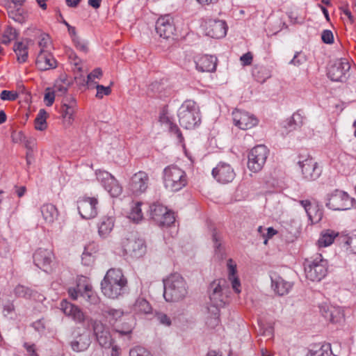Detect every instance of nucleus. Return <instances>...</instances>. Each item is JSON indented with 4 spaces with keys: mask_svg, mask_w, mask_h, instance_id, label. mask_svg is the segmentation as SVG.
<instances>
[{
    "mask_svg": "<svg viewBox=\"0 0 356 356\" xmlns=\"http://www.w3.org/2000/svg\"><path fill=\"white\" fill-rule=\"evenodd\" d=\"M142 203L137 202L132 207L129 218L134 222H138L143 219V213L141 209Z\"/></svg>",
    "mask_w": 356,
    "mask_h": 356,
    "instance_id": "a18cd8bd",
    "label": "nucleus"
},
{
    "mask_svg": "<svg viewBox=\"0 0 356 356\" xmlns=\"http://www.w3.org/2000/svg\"><path fill=\"white\" fill-rule=\"evenodd\" d=\"M337 236L334 231L327 230L322 232L320 238L318 240V245L319 247H327L330 245Z\"/></svg>",
    "mask_w": 356,
    "mask_h": 356,
    "instance_id": "e433bc0d",
    "label": "nucleus"
},
{
    "mask_svg": "<svg viewBox=\"0 0 356 356\" xmlns=\"http://www.w3.org/2000/svg\"><path fill=\"white\" fill-rule=\"evenodd\" d=\"M80 296L83 297L86 301L91 305H97L99 302V297L92 290V286L86 284L83 287H79Z\"/></svg>",
    "mask_w": 356,
    "mask_h": 356,
    "instance_id": "72a5a7b5",
    "label": "nucleus"
},
{
    "mask_svg": "<svg viewBox=\"0 0 356 356\" xmlns=\"http://www.w3.org/2000/svg\"><path fill=\"white\" fill-rule=\"evenodd\" d=\"M228 280L232 284V287L236 293L241 292V282L236 275V264L232 259L227 260Z\"/></svg>",
    "mask_w": 356,
    "mask_h": 356,
    "instance_id": "c756f323",
    "label": "nucleus"
},
{
    "mask_svg": "<svg viewBox=\"0 0 356 356\" xmlns=\"http://www.w3.org/2000/svg\"><path fill=\"white\" fill-rule=\"evenodd\" d=\"M345 243L350 252L356 254V234L348 236Z\"/></svg>",
    "mask_w": 356,
    "mask_h": 356,
    "instance_id": "6e6d98bb",
    "label": "nucleus"
},
{
    "mask_svg": "<svg viewBox=\"0 0 356 356\" xmlns=\"http://www.w3.org/2000/svg\"><path fill=\"white\" fill-rule=\"evenodd\" d=\"M115 217L112 215L102 216L97 224L98 234L102 238H108L115 225Z\"/></svg>",
    "mask_w": 356,
    "mask_h": 356,
    "instance_id": "a878e982",
    "label": "nucleus"
},
{
    "mask_svg": "<svg viewBox=\"0 0 356 356\" xmlns=\"http://www.w3.org/2000/svg\"><path fill=\"white\" fill-rule=\"evenodd\" d=\"M124 252L134 258H140L146 253V245L141 238H128L122 241Z\"/></svg>",
    "mask_w": 356,
    "mask_h": 356,
    "instance_id": "9d476101",
    "label": "nucleus"
},
{
    "mask_svg": "<svg viewBox=\"0 0 356 356\" xmlns=\"http://www.w3.org/2000/svg\"><path fill=\"white\" fill-rule=\"evenodd\" d=\"M264 71H266V69L264 68V67H260L259 69L255 68V69L253 70L252 74L255 77V79H257V81H259V82H264L266 80V79L269 76L268 73H266V76H259L258 74L259 72H263Z\"/></svg>",
    "mask_w": 356,
    "mask_h": 356,
    "instance_id": "69168bd1",
    "label": "nucleus"
},
{
    "mask_svg": "<svg viewBox=\"0 0 356 356\" xmlns=\"http://www.w3.org/2000/svg\"><path fill=\"white\" fill-rule=\"evenodd\" d=\"M48 113L47 111L42 108L39 111L37 117L35 120V128L39 131H43L46 129L47 125V118Z\"/></svg>",
    "mask_w": 356,
    "mask_h": 356,
    "instance_id": "ea45409f",
    "label": "nucleus"
},
{
    "mask_svg": "<svg viewBox=\"0 0 356 356\" xmlns=\"http://www.w3.org/2000/svg\"><path fill=\"white\" fill-rule=\"evenodd\" d=\"M204 27L206 35L213 38H222L227 31L226 22L220 19H209L205 22Z\"/></svg>",
    "mask_w": 356,
    "mask_h": 356,
    "instance_id": "2eb2a0df",
    "label": "nucleus"
},
{
    "mask_svg": "<svg viewBox=\"0 0 356 356\" xmlns=\"http://www.w3.org/2000/svg\"><path fill=\"white\" fill-rule=\"evenodd\" d=\"M88 248H85L81 256V262L85 266H90L94 261V257L92 253L88 251Z\"/></svg>",
    "mask_w": 356,
    "mask_h": 356,
    "instance_id": "603ef678",
    "label": "nucleus"
},
{
    "mask_svg": "<svg viewBox=\"0 0 356 356\" xmlns=\"http://www.w3.org/2000/svg\"><path fill=\"white\" fill-rule=\"evenodd\" d=\"M300 204L305 209L308 216H311L312 211L315 210V205H312L309 200H300Z\"/></svg>",
    "mask_w": 356,
    "mask_h": 356,
    "instance_id": "052dcab7",
    "label": "nucleus"
},
{
    "mask_svg": "<svg viewBox=\"0 0 356 356\" xmlns=\"http://www.w3.org/2000/svg\"><path fill=\"white\" fill-rule=\"evenodd\" d=\"M269 151L263 145H257L253 147L248 154V168L253 172L260 171L268 158Z\"/></svg>",
    "mask_w": 356,
    "mask_h": 356,
    "instance_id": "6e6552de",
    "label": "nucleus"
},
{
    "mask_svg": "<svg viewBox=\"0 0 356 356\" xmlns=\"http://www.w3.org/2000/svg\"><path fill=\"white\" fill-rule=\"evenodd\" d=\"M148 184V175L143 171H139L131 177L129 188L133 194L140 195L147 190Z\"/></svg>",
    "mask_w": 356,
    "mask_h": 356,
    "instance_id": "a211bd4d",
    "label": "nucleus"
},
{
    "mask_svg": "<svg viewBox=\"0 0 356 356\" xmlns=\"http://www.w3.org/2000/svg\"><path fill=\"white\" fill-rule=\"evenodd\" d=\"M306 277L313 282H319L323 279L328 270V262L321 254L306 259L304 262Z\"/></svg>",
    "mask_w": 356,
    "mask_h": 356,
    "instance_id": "39448f33",
    "label": "nucleus"
},
{
    "mask_svg": "<svg viewBox=\"0 0 356 356\" xmlns=\"http://www.w3.org/2000/svg\"><path fill=\"white\" fill-rule=\"evenodd\" d=\"M167 208L163 205L155 202L149 207L151 218L156 222L157 220H161V216L165 213Z\"/></svg>",
    "mask_w": 356,
    "mask_h": 356,
    "instance_id": "a19ab883",
    "label": "nucleus"
},
{
    "mask_svg": "<svg viewBox=\"0 0 356 356\" xmlns=\"http://www.w3.org/2000/svg\"><path fill=\"white\" fill-rule=\"evenodd\" d=\"M14 294L18 298L29 299L33 296V291L27 286L19 284L14 289Z\"/></svg>",
    "mask_w": 356,
    "mask_h": 356,
    "instance_id": "79ce46f5",
    "label": "nucleus"
},
{
    "mask_svg": "<svg viewBox=\"0 0 356 356\" xmlns=\"http://www.w3.org/2000/svg\"><path fill=\"white\" fill-rule=\"evenodd\" d=\"M307 356H336L333 354L330 343H324L316 350H309Z\"/></svg>",
    "mask_w": 356,
    "mask_h": 356,
    "instance_id": "4c0bfd02",
    "label": "nucleus"
},
{
    "mask_svg": "<svg viewBox=\"0 0 356 356\" xmlns=\"http://www.w3.org/2000/svg\"><path fill=\"white\" fill-rule=\"evenodd\" d=\"M22 6H15L12 3H4L8 17L19 24L25 23L29 17L28 12Z\"/></svg>",
    "mask_w": 356,
    "mask_h": 356,
    "instance_id": "b1692460",
    "label": "nucleus"
},
{
    "mask_svg": "<svg viewBox=\"0 0 356 356\" xmlns=\"http://www.w3.org/2000/svg\"><path fill=\"white\" fill-rule=\"evenodd\" d=\"M305 61V58L304 56L301 55L300 52H296L293 58V59L289 62V64L299 66L302 64Z\"/></svg>",
    "mask_w": 356,
    "mask_h": 356,
    "instance_id": "bf43d9fd",
    "label": "nucleus"
},
{
    "mask_svg": "<svg viewBox=\"0 0 356 356\" xmlns=\"http://www.w3.org/2000/svg\"><path fill=\"white\" fill-rule=\"evenodd\" d=\"M165 120H166L167 123L169 124V128L172 132L175 133L177 135V137L179 138H181V134L178 128V127L176 124H172L170 120L165 118V117H161L160 120L161 122H163Z\"/></svg>",
    "mask_w": 356,
    "mask_h": 356,
    "instance_id": "680f3d73",
    "label": "nucleus"
},
{
    "mask_svg": "<svg viewBox=\"0 0 356 356\" xmlns=\"http://www.w3.org/2000/svg\"><path fill=\"white\" fill-rule=\"evenodd\" d=\"M322 41L328 44H331L334 42V35L330 30H323L321 33Z\"/></svg>",
    "mask_w": 356,
    "mask_h": 356,
    "instance_id": "5fc2aeb1",
    "label": "nucleus"
},
{
    "mask_svg": "<svg viewBox=\"0 0 356 356\" xmlns=\"http://www.w3.org/2000/svg\"><path fill=\"white\" fill-rule=\"evenodd\" d=\"M17 35V31L11 26H8L3 32L1 38V43L4 44H8L11 41L15 40Z\"/></svg>",
    "mask_w": 356,
    "mask_h": 356,
    "instance_id": "c03bdc74",
    "label": "nucleus"
},
{
    "mask_svg": "<svg viewBox=\"0 0 356 356\" xmlns=\"http://www.w3.org/2000/svg\"><path fill=\"white\" fill-rule=\"evenodd\" d=\"M272 286L279 296L287 294L292 288L291 282L285 281L280 277H277L275 280L272 279Z\"/></svg>",
    "mask_w": 356,
    "mask_h": 356,
    "instance_id": "473e14b6",
    "label": "nucleus"
},
{
    "mask_svg": "<svg viewBox=\"0 0 356 356\" xmlns=\"http://www.w3.org/2000/svg\"><path fill=\"white\" fill-rule=\"evenodd\" d=\"M56 95L54 90L49 88H47L44 96V102L47 106H51L54 104Z\"/></svg>",
    "mask_w": 356,
    "mask_h": 356,
    "instance_id": "8fccbe9b",
    "label": "nucleus"
},
{
    "mask_svg": "<svg viewBox=\"0 0 356 356\" xmlns=\"http://www.w3.org/2000/svg\"><path fill=\"white\" fill-rule=\"evenodd\" d=\"M213 177L222 184H227L234 180L236 174L233 168L228 163L220 162L212 170Z\"/></svg>",
    "mask_w": 356,
    "mask_h": 356,
    "instance_id": "dca6fc26",
    "label": "nucleus"
},
{
    "mask_svg": "<svg viewBox=\"0 0 356 356\" xmlns=\"http://www.w3.org/2000/svg\"><path fill=\"white\" fill-rule=\"evenodd\" d=\"M320 312L323 316L332 323H337L344 317L343 312L339 307L323 304L319 306Z\"/></svg>",
    "mask_w": 356,
    "mask_h": 356,
    "instance_id": "5701e85b",
    "label": "nucleus"
},
{
    "mask_svg": "<svg viewBox=\"0 0 356 356\" xmlns=\"http://www.w3.org/2000/svg\"><path fill=\"white\" fill-rule=\"evenodd\" d=\"M163 184L166 189L177 192L182 189L187 184L186 172L176 165H169L163 170Z\"/></svg>",
    "mask_w": 356,
    "mask_h": 356,
    "instance_id": "423d86ee",
    "label": "nucleus"
},
{
    "mask_svg": "<svg viewBox=\"0 0 356 356\" xmlns=\"http://www.w3.org/2000/svg\"><path fill=\"white\" fill-rule=\"evenodd\" d=\"M129 356H153L146 348L141 346H136L129 350Z\"/></svg>",
    "mask_w": 356,
    "mask_h": 356,
    "instance_id": "de8ad7c7",
    "label": "nucleus"
},
{
    "mask_svg": "<svg viewBox=\"0 0 356 356\" xmlns=\"http://www.w3.org/2000/svg\"><path fill=\"white\" fill-rule=\"evenodd\" d=\"M127 280L120 268L109 269L101 282L103 294L111 299L122 296L127 290Z\"/></svg>",
    "mask_w": 356,
    "mask_h": 356,
    "instance_id": "f03ea898",
    "label": "nucleus"
},
{
    "mask_svg": "<svg viewBox=\"0 0 356 356\" xmlns=\"http://www.w3.org/2000/svg\"><path fill=\"white\" fill-rule=\"evenodd\" d=\"M76 110L77 103L74 97H65L63 99L60 113L63 122L65 124L69 126L72 124Z\"/></svg>",
    "mask_w": 356,
    "mask_h": 356,
    "instance_id": "f3484780",
    "label": "nucleus"
},
{
    "mask_svg": "<svg viewBox=\"0 0 356 356\" xmlns=\"http://www.w3.org/2000/svg\"><path fill=\"white\" fill-rule=\"evenodd\" d=\"M175 222L174 214L166 210L165 213L161 216V220H157L156 222L160 226H169Z\"/></svg>",
    "mask_w": 356,
    "mask_h": 356,
    "instance_id": "49530a36",
    "label": "nucleus"
},
{
    "mask_svg": "<svg viewBox=\"0 0 356 356\" xmlns=\"http://www.w3.org/2000/svg\"><path fill=\"white\" fill-rule=\"evenodd\" d=\"M35 64L40 70H47L56 66V60L44 50H40L36 58Z\"/></svg>",
    "mask_w": 356,
    "mask_h": 356,
    "instance_id": "cd10ccee",
    "label": "nucleus"
},
{
    "mask_svg": "<svg viewBox=\"0 0 356 356\" xmlns=\"http://www.w3.org/2000/svg\"><path fill=\"white\" fill-rule=\"evenodd\" d=\"M131 312L136 315L149 314L152 312V307L145 298H138L131 307Z\"/></svg>",
    "mask_w": 356,
    "mask_h": 356,
    "instance_id": "2f4dec72",
    "label": "nucleus"
},
{
    "mask_svg": "<svg viewBox=\"0 0 356 356\" xmlns=\"http://www.w3.org/2000/svg\"><path fill=\"white\" fill-rule=\"evenodd\" d=\"M68 82L66 80L60 79L56 81L53 90L57 95H64L68 90Z\"/></svg>",
    "mask_w": 356,
    "mask_h": 356,
    "instance_id": "37998d69",
    "label": "nucleus"
},
{
    "mask_svg": "<svg viewBox=\"0 0 356 356\" xmlns=\"http://www.w3.org/2000/svg\"><path fill=\"white\" fill-rule=\"evenodd\" d=\"M323 217V212L315 206V210L312 211L311 216H308L312 223L318 222Z\"/></svg>",
    "mask_w": 356,
    "mask_h": 356,
    "instance_id": "4d7b16f0",
    "label": "nucleus"
},
{
    "mask_svg": "<svg viewBox=\"0 0 356 356\" xmlns=\"http://www.w3.org/2000/svg\"><path fill=\"white\" fill-rule=\"evenodd\" d=\"M233 121L235 126L242 130H247L257 125L259 120L252 113L245 111L236 109L232 112Z\"/></svg>",
    "mask_w": 356,
    "mask_h": 356,
    "instance_id": "4468645a",
    "label": "nucleus"
},
{
    "mask_svg": "<svg viewBox=\"0 0 356 356\" xmlns=\"http://www.w3.org/2000/svg\"><path fill=\"white\" fill-rule=\"evenodd\" d=\"M354 200L347 193L335 190L327 194L325 205L330 209L344 211L350 209L353 205Z\"/></svg>",
    "mask_w": 356,
    "mask_h": 356,
    "instance_id": "0eeeda50",
    "label": "nucleus"
},
{
    "mask_svg": "<svg viewBox=\"0 0 356 356\" xmlns=\"http://www.w3.org/2000/svg\"><path fill=\"white\" fill-rule=\"evenodd\" d=\"M18 97V94L16 92L10 90H2L0 94V98L3 101H14Z\"/></svg>",
    "mask_w": 356,
    "mask_h": 356,
    "instance_id": "3c124183",
    "label": "nucleus"
},
{
    "mask_svg": "<svg viewBox=\"0 0 356 356\" xmlns=\"http://www.w3.org/2000/svg\"><path fill=\"white\" fill-rule=\"evenodd\" d=\"M103 315L113 327L120 322L121 318L124 315V312L120 309L108 308L103 311Z\"/></svg>",
    "mask_w": 356,
    "mask_h": 356,
    "instance_id": "f704fd0d",
    "label": "nucleus"
},
{
    "mask_svg": "<svg viewBox=\"0 0 356 356\" xmlns=\"http://www.w3.org/2000/svg\"><path fill=\"white\" fill-rule=\"evenodd\" d=\"M91 343L88 332H83L76 335L70 342L72 349L75 352H82L88 348Z\"/></svg>",
    "mask_w": 356,
    "mask_h": 356,
    "instance_id": "bb28decb",
    "label": "nucleus"
},
{
    "mask_svg": "<svg viewBox=\"0 0 356 356\" xmlns=\"http://www.w3.org/2000/svg\"><path fill=\"white\" fill-rule=\"evenodd\" d=\"M35 265L44 272L51 269V264L54 259V254L51 250L39 248L33 256Z\"/></svg>",
    "mask_w": 356,
    "mask_h": 356,
    "instance_id": "aec40b11",
    "label": "nucleus"
},
{
    "mask_svg": "<svg viewBox=\"0 0 356 356\" xmlns=\"http://www.w3.org/2000/svg\"><path fill=\"white\" fill-rule=\"evenodd\" d=\"M60 309L67 316L70 317L76 323H83L85 320V315L82 310L66 300L61 301Z\"/></svg>",
    "mask_w": 356,
    "mask_h": 356,
    "instance_id": "4be33fe9",
    "label": "nucleus"
},
{
    "mask_svg": "<svg viewBox=\"0 0 356 356\" xmlns=\"http://www.w3.org/2000/svg\"><path fill=\"white\" fill-rule=\"evenodd\" d=\"M277 232L273 227H268L266 229V232L263 234L264 243L267 244L268 241L273 236H275Z\"/></svg>",
    "mask_w": 356,
    "mask_h": 356,
    "instance_id": "0e129e2a",
    "label": "nucleus"
},
{
    "mask_svg": "<svg viewBox=\"0 0 356 356\" xmlns=\"http://www.w3.org/2000/svg\"><path fill=\"white\" fill-rule=\"evenodd\" d=\"M178 118L180 125L191 129L201 122V113L198 105L193 100L184 101L178 110Z\"/></svg>",
    "mask_w": 356,
    "mask_h": 356,
    "instance_id": "20e7f679",
    "label": "nucleus"
},
{
    "mask_svg": "<svg viewBox=\"0 0 356 356\" xmlns=\"http://www.w3.org/2000/svg\"><path fill=\"white\" fill-rule=\"evenodd\" d=\"M196 69L202 72H211L216 70L217 58L213 56L204 55L195 58Z\"/></svg>",
    "mask_w": 356,
    "mask_h": 356,
    "instance_id": "393cba45",
    "label": "nucleus"
},
{
    "mask_svg": "<svg viewBox=\"0 0 356 356\" xmlns=\"http://www.w3.org/2000/svg\"><path fill=\"white\" fill-rule=\"evenodd\" d=\"M136 325V321L133 317L124 318L122 323H118L113 327V330L122 336H128L130 338Z\"/></svg>",
    "mask_w": 356,
    "mask_h": 356,
    "instance_id": "c85d7f7f",
    "label": "nucleus"
},
{
    "mask_svg": "<svg viewBox=\"0 0 356 356\" xmlns=\"http://www.w3.org/2000/svg\"><path fill=\"white\" fill-rule=\"evenodd\" d=\"M252 59L253 56L251 52H247L243 54L240 58V60L241 61V63L243 66L251 65Z\"/></svg>",
    "mask_w": 356,
    "mask_h": 356,
    "instance_id": "e2e57ef3",
    "label": "nucleus"
},
{
    "mask_svg": "<svg viewBox=\"0 0 356 356\" xmlns=\"http://www.w3.org/2000/svg\"><path fill=\"white\" fill-rule=\"evenodd\" d=\"M163 282V297L167 302H179L186 297L188 286L181 275L178 273L171 274Z\"/></svg>",
    "mask_w": 356,
    "mask_h": 356,
    "instance_id": "7ed1b4c3",
    "label": "nucleus"
},
{
    "mask_svg": "<svg viewBox=\"0 0 356 356\" xmlns=\"http://www.w3.org/2000/svg\"><path fill=\"white\" fill-rule=\"evenodd\" d=\"M212 240L213 242V248L216 254H218L220 257H222V253L221 252V243L220 242V237L218 236L217 232L214 229L212 233Z\"/></svg>",
    "mask_w": 356,
    "mask_h": 356,
    "instance_id": "09e8293b",
    "label": "nucleus"
},
{
    "mask_svg": "<svg viewBox=\"0 0 356 356\" xmlns=\"http://www.w3.org/2000/svg\"><path fill=\"white\" fill-rule=\"evenodd\" d=\"M157 320L162 325L169 326L171 324V321L170 318L165 314H157Z\"/></svg>",
    "mask_w": 356,
    "mask_h": 356,
    "instance_id": "774afa93",
    "label": "nucleus"
},
{
    "mask_svg": "<svg viewBox=\"0 0 356 356\" xmlns=\"http://www.w3.org/2000/svg\"><path fill=\"white\" fill-rule=\"evenodd\" d=\"M229 288L227 282L224 279L214 280L209 286V298L211 305L208 307L209 313L211 314L208 317L207 324L214 328L220 322V309L219 307L223 306L229 296Z\"/></svg>",
    "mask_w": 356,
    "mask_h": 356,
    "instance_id": "f257e3e1",
    "label": "nucleus"
},
{
    "mask_svg": "<svg viewBox=\"0 0 356 356\" xmlns=\"http://www.w3.org/2000/svg\"><path fill=\"white\" fill-rule=\"evenodd\" d=\"M97 180L112 197H118L122 192L117 179L109 172L103 170L96 172Z\"/></svg>",
    "mask_w": 356,
    "mask_h": 356,
    "instance_id": "9b49d317",
    "label": "nucleus"
},
{
    "mask_svg": "<svg viewBox=\"0 0 356 356\" xmlns=\"http://www.w3.org/2000/svg\"><path fill=\"white\" fill-rule=\"evenodd\" d=\"M304 120L305 117L298 111L285 122L284 127L289 131L294 130L303 124Z\"/></svg>",
    "mask_w": 356,
    "mask_h": 356,
    "instance_id": "c9c22d12",
    "label": "nucleus"
},
{
    "mask_svg": "<svg viewBox=\"0 0 356 356\" xmlns=\"http://www.w3.org/2000/svg\"><path fill=\"white\" fill-rule=\"evenodd\" d=\"M14 51L17 54V60L19 63H24L28 58L27 46L22 42L15 44L13 47Z\"/></svg>",
    "mask_w": 356,
    "mask_h": 356,
    "instance_id": "58836bf2",
    "label": "nucleus"
},
{
    "mask_svg": "<svg viewBox=\"0 0 356 356\" xmlns=\"http://www.w3.org/2000/svg\"><path fill=\"white\" fill-rule=\"evenodd\" d=\"M155 29L159 37L164 39L170 38L175 31L172 17L170 15L159 17L156 22Z\"/></svg>",
    "mask_w": 356,
    "mask_h": 356,
    "instance_id": "6ab92c4d",
    "label": "nucleus"
},
{
    "mask_svg": "<svg viewBox=\"0 0 356 356\" xmlns=\"http://www.w3.org/2000/svg\"><path fill=\"white\" fill-rule=\"evenodd\" d=\"M298 165L301 170L303 178L307 181H314L319 177L321 169L312 157H300Z\"/></svg>",
    "mask_w": 356,
    "mask_h": 356,
    "instance_id": "1a4fd4ad",
    "label": "nucleus"
},
{
    "mask_svg": "<svg viewBox=\"0 0 356 356\" xmlns=\"http://www.w3.org/2000/svg\"><path fill=\"white\" fill-rule=\"evenodd\" d=\"M102 74V72L100 68L95 69L92 72H90L88 76V83L90 82H92L95 79H99Z\"/></svg>",
    "mask_w": 356,
    "mask_h": 356,
    "instance_id": "338daca9",
    "label": "nucleus"
},
{
    "mask_svg": "<svg viewBox=\"0 0 356 356\" xmlns=\"http://www.w3.org/2000/svg\"><path fill=\"white\" fill-rule=\"evenodd\" d=\"M96 97L99 99H102L104 95H108L111 92V89L109 86L106 87L102 85L97 84L96 86Z\"/></svg>",
    "mask_w": 356,
    "mask_h": 356,
    "instance_id": "864d4df0",
    "label": "nucleus"
},
{
    "mask_svg": "<svg viewBox=\"0 0 356 356\" xmlns=\"http://www.w3.org/2000/svg\"><path fill=\"white\" fill-rule=\"evenodd\" d=\"M259 333L266 337H271L273 334V327L270 325H265L264 324L259 325Z\"/></svg>",
    "mask_w": 356,
    "mask_h": 356,
    "instance_id": "13d9d810",
    "label": "nucleus"
},
{
    "mask_svg": "<svg viewBox=\"0 0 356 356\" xmlns=\"http://www.w3.org/2000/svg\"><path fill=\"white\" fill-rule=\"evenodd\" d=\"M98 200L95 197H83L77 200L79 213L83 219H92L97 215Z\"/></svg>",
    "mask_w": 356,
    "mask_h": 356,
    "instance_id": "ddd939ff",
    "label": "nucleus"
},
{
    "mask_svg": "<svg viewBox=\"0 0 356 356\" xmlns=\"http://www.w3.org/2000/svg\"><path fill=\"white\" fill-rule=\"evenodd\" d=\"M93 331L99 344L105 348H110L113 344V339L108 329L100 321H95Z\"/></svg>",
    "mask_w": 356,
    "mask_h": 356,
    "instance_id": "412c9836",
    "label": "nucleus"
},
{
    "mask_svg": "<svg viewBox=\"0 0 356 356\" xmlns=\"http://www.w3.org/2000/svg\"><path fill=\"white\" fill-rule=\"evenodd\" d=\"M350 68V64L346 59L337 60L328 67L327 76L332 81H345Z\"/></svg>",
    "mask_w": 356,
    "mask_h": 356,
    "instance_id": "f8f14e48",
    "label": "nucleus"
},
{
    "mask_svg": "<svg viewBox=\"0 0 356 356\" xmlns=\"http://www.w3.org/2000/svg\"><path fill=\"white\" fill-rule=\"evenodd\" d=\"M43 219L48 224H52L58 217V211L55 205L44 204L40 209Z\"/></svg>",
    "mask_w": 356,
    "mask_h": 356,
    "instance_id": "7c9ffc66",
    "label": "nucleus"
}]
</instances>
